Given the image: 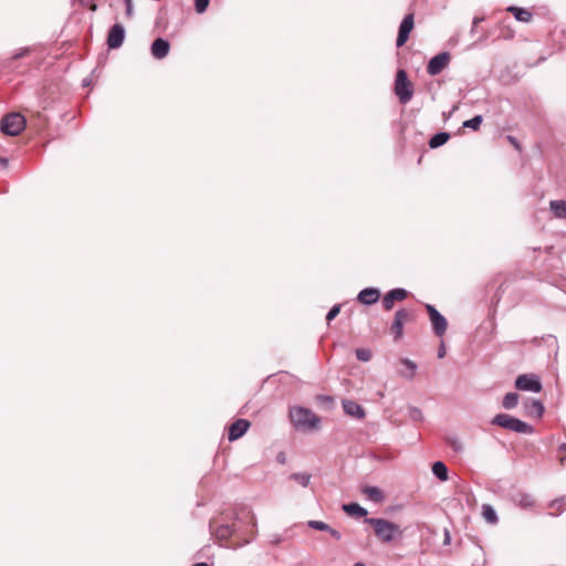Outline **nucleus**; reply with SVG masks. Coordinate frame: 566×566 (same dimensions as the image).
Here are the masks:
<instances>
[{"label":"nucleus","mask_w":566,"mask_h":566,"mask_svg":"<svg viewBox=\"0 0 566 566\" xmlns=\"http://www.w3.org/2000/svg\"><path fill=\"white\" fill-rule=\"evenodd\" d=\"M227 517L229 518L230 526L241 528L239 534H234V536L242 539L241 546L251 543L256 535L258 527L256 517L253 511L248 506H241L227 515Z\"/></svg>","instance_id":"1"},{"label":"nucleus","mask_w":566,"mask_h":566,"mask_svg":"<svg viewBox=\"0 0 566 566\" xmlns=\"http://www.w3.org/2000/svg\"><path fill=\"white\" fill-rule=\"evenodd\" d=\"M290 419L293 426L301 431H311L319 423V418L312 410L303 407L291 408Z\"/></svg>","instance_id":"2"},{"label":"nucleus","mask_w":566,"mask_h":566,"mask_svg":"<svg viewBox=\"0 0 566 566\" xmlns=\"http://www.w3.org/2000/svg\"><path fill=\"white\" fill-rule=\"evenodd\" d=\"M365 523L371 525L374 527L375 535L385 543L394 541L396 536L401 534L397 524L385 518L366 517Z\"/></svg>","instance_id":"3"},{"label":"nucleus","mask_w":566,"mask_h":566,"mask_svg":"<svg viewBox=\"0 0 566 566\" xmlns=\"http://www.w3.org/2000/svg\"><path fill=\"white\" fill-rule=\"evenodd\" d=\"M211 534L217 541H227L234 534H239L241 528H234L230 526L227 514L222 513L220 517L213 518L209 523Z\"/></svg>","instance_id":"4"},{"label":"nucleus","mask_w":566,"mask_h":566,"mask_svg":"<svg viewBox=\"0 0 566 566\" xmlns=\"http://www.w3.org/2000/svg\"><path fill=\"white\" fill-rule=\"evenodd\" d=\"M492 424L511 430L517 433H532L533 428L525 421L514 418L507 413H499L492 419Z\"/></svg>","instance_id":"5"},{"label":"nucleus","mask_w":566,"mask_h":566,"mask_svg":"<svg viewBox=\"0 0 566 566\" xmlns=\"http://www.w3.org/2000/svg\"><path fill=\"white\" fill-rule=\"evenodd\" d=\"M395 94L401 104H407L413 95L412 83L409 81L407 72L398 70L395 80Z\"/></svg>","instance_id":"6"},{"label":"nucleus","mask_w":566,"mask_h":566,"mask_svg":"<svg viewBox=\"0 0 566 566\" xmlns=\"http://www.w3.org/2000/svg\"><path fill=\"white\" fill-rule=\"evenodd\" d=\"M25 127V118L20 113H9L2 117V134L19 135Z\"/></svg>","instance_id":"7"},{"label":"nucleus","mask_w":566,"mask_h":566,"mask_svg":"<svg viewBox=\"0 0 566 566\" xmlns=\"http://www.w3.org/2000/svg\"><path fill=\"white\" fill-rule=\"evenodd\" d=\"M515 388L522 391L539 392L543 386L537 375L522 374L515 379Z\"/></svg>","instance_id":"8"},{"label":"nucleus","mask_w":566,"mask_h":566,"mask_svg":"<svg viewBox=\"0 0 566 566\" xmlns=\"http://www.w3.org/2000/svg\"><path fill=\"white\" fill-rule=\"evenodd\" d=\"M426 310L429 314L434 334L439 337L443 336L448 327L446 317L431 304H427Z\"/></svg>","instance_id":"9"},{"label":"nucleus","mask_w":566,"mask_h":566,"mask_svg":"<svg viewBox=\"0 0 566 566\" xmlns=\"http://www.w3.org/2000/svg\"><path fill=\"white\" fill-rule=\"evenodd\" d=\"M450 59L449 52H441L434 55L428 63L427 73L431 76L440 74L448 66Z\"/></svg>","instance_id":"10"},{"label":"nucleus","mask_w":566,"mask_h":566,"mask_svg":"<svg viewBox=\"0 0 566 566\" xmlns=\"http://www.w3.org/2000/svg\"><path fill=\"white\" fill-rule=\"evenodd\" d=\"M125 40V28L120 23L114 24L107 34V46L109 50H115L122 46Z\"/></svg>","instance_id":"11"},{"label":"nucleus","mask_w":566,"mask_h":566,"mask_svg":"<svg viewBox=\"0 0 566 566\" xmlns=\"http://www.w3.org/2000/svg\"><path fill=\"white\" fill-rule=\"evenodd\" d=\"M413 25H415L413 13H409L403 18V20L401 21V23L399 25V31H398V35H397V40H396V45L398 48L402 46L407 42L409 34L413 29Z\"/></svg>","instance_id":"12"},{"label":"nucleus","mask_w":566,"mask_h":566,"mask_svg":"<svg viewBox=\"0 0 566 566\" xmlns=\"http://www.w3.org/2000/svg\"><path fill=\"white\" fill-rule=\"evenodd\" d=\"M408 296V292L405 289L397 287L390 290L382 297V306L386 311H390L394 307L396 301H403Z\"/></svg>","instance_id":"13"},{"label":"nucleus","mask_w":566,"mask_h":566,"mask_svg":"<svg viewBox=\"0 0 566 566\" xmlns=\"http://www.w3.org/2000/svg\"><path fill=\"white\" fill-rule=\"evenodd\" d=\"M408 318L409 313L403 308H400L395 313V318L391 324V333L394 334L395 339H399L402 336L403 324Z\"/></svg>","instance_id":"14"},{"label":"nucleus","mask_w":566,"mask_h":566,"mask_svg":"<svg viewBox=\"0 0 566 566\" xmlns=\"http://www.w3.org/2000/svg\"><path fill=\"white\" fill-rule=\"evenodd\" d=\"M170 50V44L167 40L163 38H157L150 46L151 55L157 60L165 59Z\"/></svg>","instance_id":"15"},{"label":"nucleus","mask_w":566,"mask_h":566,"mask_svg":"<svg viewBox=\"0 0 566 566\" xmlns=\"http://www.w3.org/2000/svg\"><path fill=\"white\" fill-rule=\"evenodd\" d=\"M380 297V291L376 287H366L361 290L357 295V301L365 305H373L378 302Z\"/></svg>","instance_id":"16"},{"label":"nucleus","mask_w":566,"mask_h":566,"mask_svg":"<svg viewBox=\"0 0 566 566\" xmlns=\"http://www.w3.org/2000/svg\"><path fill=\"white\" fill-rule=\"evenodd\" d=\"M250 427V422L245 419L235 420L229 428V440L234 441L241 438Z\"/></svg>","instance_id":"17"},{"label":"nucleus","mask_w":566,"mask_h":566,"mask_svg":"<svg viewBox=\"0 0 566 566\" xmlns=\"http://www.w3.org/2000/svg\"><path fill=\"white\" fill-rule=\"evenodd\" d=\"M513 503L523 510L532 509L535 504V500L532 494L526 492H516L512 496Z\"/></svg>","instance_id":"18"},{"label":"nucleus","mask_w":566,"mask_h":566,"mask_svg":"<svg viewBox=\"0 0 566 566\" xmlns=\"http://www.w3.org/2000/svg\"><path fill=\"white\" fill-rule=\"evenodd\" d=\"M525 411L530 417L539 419L543 417L545 408L541 400L532 399L525 402Z\"/></svg>","instance_id":"19"},{"label":"nucleus","mask_w":566,"mask_h":566,"mask_svg":"<svg viewBox=\"0 0 566 566\" xmlns=\"http://www.w3.org/2000/svg\"><path fill=\"white\" fill-rule=\"evenodd\" d=\"M343 409L344 411L352 416V417H355L357 419H361L365 417V410L363 409V407L360 405H358L357 402L353 401V400H343Z\"/></svg>","instance_id":"20"},{"label":"nucleus","mask_w":566,"mask_h":566,"mask_svg":"<svg viewBox=\"0 0 566 566\" xmlns=\"http://www.w3.org/2000/svg\"><path fill=\"white\" fill-rule=\"evenodd\" d=\"M400 363L406 367V370H400L399 376L408 380L412 379L417 371L416 363H413L409 358H401Z\"/></svg>","instance_id":"21"},{"label":"nucleus","mask_w":566,"mask_h":566,"mask_svg":"<svg viewBox=\"0 0 566 566\" xmlns=\"http://www.w3.org/2000/svg\"><path fill=\"white\" fill-rule=\"evenodd\" d=\"M549 209L557 219H566V201L565 200H552L549 202Z\"/></svg>","instance_id":"22"},{"label":"nucleus","mask_w":566,"mask_h":566,"mask_svg":"<svg viewBox=\"0 0 566 566\" xmlns=\"http://www.w3.org/2000/svg\"><path fill=\"white\" fill-rule=\"evenodd\" d=\"M507 11H510L514 18L521 22H530L532 19V13L528 10L520 7H509Z\"/></svg>","instance_id":"23"},{"label":"nucleus","mask_w":566,"mask_h":566,"mask_svg":"<svg viewBox=\"0 0 566 566\" xmlns=\"http://www.w3.org/2000/svg\"><path fill=\"white\" fill-rule=\"evenodd\" d=\"M363 493L371 501L379 503L384 500L381 490L377 486L366 485L363 489Z\"/></svg>","instance_id":"24"},{"label":"nucleus","mask_w":566,"mask_h":566,"mask_svg":"<svg viewBox=\"0 0 566 566\" xmlns=\"http://www.w3.org/2000/svg\"><path fill=\"white\" fill-rule=\"evenodd\" d=\"M432 473L440 481H447L448 478H449V475H448L449 470H448L447 465L442 461H437V462L433 463V465H432Z\"/></svg>","instance_id":"25"},{"label":"nucleus","mask_w":566,"mask_h":566,"mask_svg":"<svg viewBox=\"0 0 566 566\" xmlns=\"http://www.w3.org/2000/svg\"><path fill=\"white\" fill-rule=\"evenodd\" d=\"M343 510L347 514L355 515L357 517H363V516H366L368 514L367 510L365 507L360 506L357 503L344 504L343 505Z\"/></svg>","instance_id":"26"},{"label":"nucleus","mask_w":566,"mask_h":566,"mask_svg":"<svg viewBox=\"0 0 566 566\" xmlns=\"http://www.w3.org/2000/svg\"><path fill=\"white\" fill-rule=\"evenodd\" d=\"M450 138L449 133L440 132L434 134L429 140V147L434 149L444 145Z\"/></svg>","instance_id":"27"},{"label":"nucleus","mask_w":566,"mask_h":566,"mask_svg":"<svg viewBox=\"0 0 566 566\" xmlns=\"http://www.w3.org/2000/svg\"><path fill=\"white\" fill-rule=\"evenodd\" d=\"M447 444L457 453H461L464 450L463 442L455 434H450L446 438Z\"/></svg>","instance_id":"28"},{"label":"nucleus","mask_w":566,"mask_h":566,"mask_svg":"<svg viewBox=\"0 0 566 566\" xmlns=\"http://www.w3.org/2000/svg\"><path fill=\"white\" fill-rule=\"evenodd\" d=\"M517 403H518V395L516 392H507L502 400V406L506 410H511V409L515 408L517 406Z\"/></svg>","instance_id":"29"},{"label":"nucleus","mask_w":566,"mask_h":566,"mask_svg":"<svg viewBox=\"0 0 566 566\" xmlns=\"http://www.w3.org/2000/svg\"><path fill=\"white\" fill-rule=\"evenodd\" d=\"M552 515H559L566 509V497H559L551 502Z\"/></svg>","instance_id":"30"},{"label":"nucleus","mask_w":566,"mask_h":566,"mask_svg":"<svg viewBox=\"0 0 566 566\" xmlns=\"http://www.w3.org/2000/svg\"><path fill=\"white\" fill-rule=\"evenodd\" d=\"M482 514L486 522H489L491 524H494L497 522L496 512L491 505L484 504L482 507Z\"/></svg>","instance_id":"31"},{"label":"nucleus","mask_w":566,"mask_h":566,"mask_svg":"<svg viewBox=\"0 0 566 566\" xmlns=\"http://www.w3.org/2000/svg\"><path fill=\"white\" fill-rule=\"evenodd\" d=\"M483 122L482 115H475L471 119L464 120L462 126L464 128H471L473 130H478Z\"/></svg>","instance_id":"32"},{"label":"nucleus","mask_w":566,"mask_h":566,"mask_svg":"<svg viewBox=\"0 0 566 566\" xmlns=\"http://www.w3.org/2000/svg\"><path fill=\"white\" fill-rule=\"evenodd\" d=\"M290 479L300 483L302 486L306 488L311 480V474L308 473H292Z\"/></svg>","instance_id":"33"},{"label":"nucleus","mask_w":566,"mask_h":566,"mask_svg":"<svg viewBox=\"0 0 566 566\" xmlns=\"http://www.w3.org/2000/svg\"><path fill=\"white\" fill-rule=\"evenodd\" d=\"M307 526L310 528L323 531V532H328L331 530V526L327 523L322 522V521H316V520H310L307 522Z\"/></svg>","instance_id":"34"},{"label":"nucleus","mask_w":566,"mask_h":566,"mask_svg":"<svg viewBox=\"0 0 566 566\" xmlns=\"http://www.w3.org/2000/svg\"><path fill=\"white\" fill-rule=\"evenodd\" d=\"M356 358L360 361H369L371 359V352L367 348H357Z\"/></svg>","instance_id":"35"},{"label":"nucleus","mask_w":566,"mask_h":566,"mask_svg":"<svg viewBox=\"0 0 566 566\" xmlns=\"http://www.w3.org/2000/svg\"><path fill=\"white\" fill-rule=\"evenodd\" d=\"M210 3V0H195V10L197 13L202 14L206 12Z\"/></svg>","instance_id":"36"},{"label":"nucleus","mask_w":566,"mask_h":566,"mask_svg":"<svg viewBox=\"0 0 566 566\" xmlns=\"http://www.w3.org/2000/svg\"><path fill=\"white\" fill-rule=\"evenodd\" d=\"M340 312V304L334 305L326 315V321L331 322L333 321Z\"/></svg>","instance_id":"37"},{"label":"nucleus","mask_w":566,"mask_h":566,"mask_svg":"<svg viewBox=\"0 0 566 566\" xmlns=\"http://www.w3.org/2000/svg\"><path fill=\"white\" fill-rule=\"evenodd\" d=\"M126 6V15L128 18L133 17V0H124Z\"/></svg>","instance_id":"38"},{"label":"nucleus","mask_w":566,"mask_h":566,"mask_svg":"<svg viewBox=\"0 0 566 566\" xmlns=\"http://www.w3.org/2000/svg\"><path fill=\"white\" fill-rule=\"evenodd\" d=\"M29 53V49H20L18 50L11 57V60L20 59Z\"/></svg>","instance_id":"39"},{"label":"nucleus","mask_w":566,"mask_h":566,"mask_svg":"<svg viewBox=\"0 0 566 566\" xmlns=\"http://www.w3.org/2000/svg\"><path fill=\"white\" fill-rule=\"evenodd\" d=\"M451 544V534L448 528H444L443 531V545H450Z\"/></svg>","instance_id":"40"},{"label":"nucleus","mask_w":566,"mask_h":566,"mask_svg":"<svg viewBox=\"0 0 566 566\" xmlns=\"http://www.w3.org/2000/svg\"><path fill=\"white\" fill-rule=\"evenodd\" d=\"M328 533H329V534H331L335 539H337V541H339V539L342 538V534H340L337 530H335V528H333V527H331V530L328 531Z\"/></svg>","instance_id":"41"},{"label":"nucleus","mask_w":566,"mask_h":566,"mask_svg":"<svg viewBox=\"0 0 566 566\" xmlns=\"http://www.w3.org/2000/svg\"><path fill=\"white\" fill-rule=\"evenodd\" d=\"M411 417L413 419H420L422 417V413H421V411L418 408H413L411 410Z\"/></svg>","instance_id":"42"},{"label":"nucleus","mask_w":566,"mask_h":566,"mask_svg":"<svg viewBox=\"0 0 566 566\" xmlns=\"http://www.w3.org/2000/svg\"><path fill=\"white\" fill-rule=\"evenodd\" d=\"M276 461L281 464H284L286 461V457L284 452H279L276 455Z\"/></svg>","instance_id":"43"},{"label":"nucleus","mask_w":566,"mask_h":566,"mask_svg":"<svg viewBox=\"0 0 566 566\" xmlns=\"http://www.w3.org/2000/svg\"><path fill=\"white\" fill-rule=\"evenodd\" d=\"M446 356V347H444V344L442 343L438 349V358H443Z\"/></svg>","instance_id":"44"},{"label":"nucleus","mask_w":566,"mask_h":566,"mask_svg":"<svg viewBox=\"0 0 566 566\" xmlns=\"http://www.w3.org/2000/svg\"><path fill=\"white\" fill-rule=\"evenodd\" d=\"M482 20H483L482 18H474V19H473V27H472V29H471V32H472V33H473L474 31H476V28H475V27H476V24H478L479 22H481Z\"/></svg>","instance_id":"45"},{"label":"nucleus","mask_w":566,"mask_h":566,"mask_svg":"<svg viewBox=\"0 0 566 566\" xmlns=\"http://www.w3.org/2000/svg\"><path fill=\"white\" fill-rule=\"evenodd\" d=\"M1 163H2V169L8 166V160L6 158H3V157L1 159Z\"/></svg>","instance_id":"46"},{"label":"nucleus","mask_w":566,"mask_h":566,"mask_svg":"<svg viewBox=\"0 0 566 566\" xmlns=\"http://www.w3.org/2000/svg\"><path fill=\"white\" fill-rule=\"evenodd\" d=\"M559 450L566 452V443H562Z\"/></svg>","instance_id":"47"},{"label":"nucleus","mask_w":566,"mask_h":566,"mask_svg":"<svg viewBox=\"0 0 566 566\" xmlns=\"http://www.w3.org/2000/svg\"><path fill=\"white\" fill-rule=\"evenodd\" d=\"M90 82H91V81H90L88 78H85V80H83V85H84V86H87V85H90Z\"/></svg>","instance_id":"48"},{"label":"nucleus","mask_w":566,"mask_h":566,"mask_svg":"<svg viewBox=\"0 0 566 566\" xmlns=\"http://www.w3.org/2000/svg\"><path fill=\"white\" fill-rule=\"evenodd\" d=\"M193 566H208V564L207 563H197Z\"/></svg>","instance_id":"49"},{"label":"nucleus","mask_w":566,"mask_h":566,"mask_svg":"<svg viewBox=\"0 0 566 566\" xmlns=\"http://www.w3.org/2000/svg\"><path fill=\"white\" fill-rule=\"evenodd\" d=\"M354 566H366V565L364 563L358 562V563L354 564Z\"/></svg>","instance_id":"50"}]
</instances>
